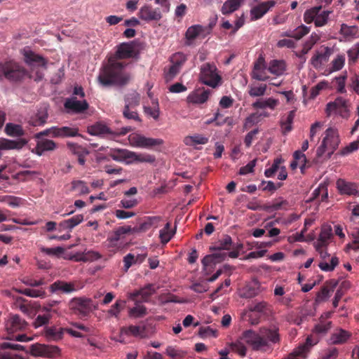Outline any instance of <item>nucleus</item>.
<instances>
[{"mask_svg": "<svg viewBox=\"0 0 359 359\" xmlns=\"http://www.w3.org/2000/svg\"><path fill=\"white\" fill-rule=\"evenodd\" d=\"M139 46L140 43L137 41L119 44L115 54L109 57L108 62L103 65L100 70L97 76L100 84L103 87L127 84L130 76L123 72L126 64L118 60L136 57L140 53Z\"/></svg>", "mask_w": 359, "mask_h": 359, "instance_id": "1", "label": "nucleus"}, {"mask_svg": "<svg viewBox=\"0 0 359 359\" xmlns=\"http://www.w3.org/2000/svg\"><path fill=\"white\" fill-rule=\"evenodd\" d=\"M280 341L278 327H262L258 332L251 329L243 332L235 341L230 344V348L241 357H244L247 354L246 346L254 351L265 352L271 348V344Z\"/></svg>", "mask_w": 359, "mask_h": 359, "instance_id": "2", "label": "nucleus"}, {"mask_svg": "<svg viewBox=\"0 0 359 359\" xmlns=\"http://www.w3.org/2000/svg\"><path fill=\"white\" fill-rule=\"evenodd\" d=\"M41 252L56 258L72 260L74 262H89L100 257L98 253L88 251V252L70 253L68 248H41Z\"/></svg>", "mask_w": 359, "mask_h": 359, "instance_id": "3", "label": "nucleus"}, {"mask_svg": "<svg viewBox=\"0 0 359 359\" xmlns=\"http://www.w3.org/2000/svg\"><path fill=\"white\" fill-rule=\"evenodd\" d=\"M27 75V70L14 61L0 62V81L4 79L10 81H20Z\"/></svg>", "mask_w": 359, "mask_h": 359, "instance_id": "4", "label": "nucleus"}, {"mask_svg": "<svg viewBox=\"0 0 359 359\" xmlns=\"http://www.w3.org/2000/svg\"><path fill=\"white\" fill-rule=\"evenodd\" d=\"M339 137L336 129L330 128L325 131V136L323 137L320 146L317 149L316 156L322 157L327 153V158H330L339 144Z\"/></svg>", "mask_w": 359, "mask_h": 359, "instance_id": "5", "label": "nucleus"}, {"mask_svg": "<svg viewBox=\"0 0 359 359\" xmlns=\"http://www.w3.org/2000/svg\"><path fill=\"white\" fill-rule=\"evenodd\" d=\"M332 322L324 320V316H321L319 322L313 327L311 334L307 337L306 344L304 346L309 349L312 346L316 344L320 337L325 335L331 329Z\"/></svg>", "mask_w": 359, "mask_h": 359, "instance_id": "6", "label": "nucleus"}, {"mask_svg": "<svg viewBox=\"0 0 359 359\" xmlns=\"http://www.w3.org/2000/svg\"><path fill=\"white\" fill-rule=\"evenodd\" d=\"M200 79L204 84L216 88L220 83L222 78L217 73V67L215 65L205 63L201 66Z\"/></svg>", "mask_w": 359, "mask_h": 359, "instance_id": "7", "label": "nucleus"}, {"mask_svg": "<svg viewBox=\"0 0 359 359\" xmlns=\"http://www.w3.org/2000/svg\"><path fill=\"white\" fill-rule=\"evenodd\" d=\"M218 250L217 252L206 255L202 259V264L204 267L207 266H212L216 265L218 263L224 261L227 257L231 258H236L239 256V251L238 250L239 248H235L236 250L230 252L229 253L224 252V250H229V248H216Z\"/></svg>", "mask_w": 359, "mask_h": 359, "instance_id": "8", "label": "nucleus"}, {"mask_svg": "<svg viewBox=\"0 0 359 359\" xmlns=\"http://www.w3.org/2000/svg\"><path fill=\"white\" fill-rule=\"evenodd\" d=\"M128 140L133 147L147 149L159 146L163 143L161 139L147 137L138 133L130 134L128 137Z\"/></svg>", "mask_w": 359, "mask_h": 359, "instance_id": "9", "label": "nucleus"}, {"mask_svg": "<svg viewBox=\"0 0 359 359\" xmlns=\"http://www.w3.org/2000/svg\"><path fill=\"white\" fill-rule=\"evenodd\" d=\"M93 301L90 299L82 297H74L69 303V307L75 313L88 315L92 311Z\"/></svg>", "mask_w": 359, "mask_h": 359, "instance_id": "10", "label": "nucleus"}, {"mask_svg": "<svg viewBox=\"0 0 359 359\" xmlns=\"http://www.w3.org/2000/svg\"><path fill=\"white\" fill-rule=\"evenodd\" d=\"M320 254L321 261L318 264L319 268L324 271H332L339 264V259L336 256H331L327 252V248H316Z\"/></svg>", "mask_w": 359, "mask_h": 359, "instance_id": "11", "label": "nucleus"}, {"mask_svg": "<svg viewBox=\"0 0 359 359\" xmlns=\"http://www.w3.org/2000/svg\"><path fill=\"white\" fill-rule=\"evenodd\" d=\"M326 114L330 116L332 114L340 115L343 118L348 117V110L347 108L346 101L339 97L334 102L327 103L326 107Z\"/></svg>", "mask_w": 359, "mask_h": 359, "instance_id": "12", "label": "nucleus"}, {"mask_svg": "<svg viewBox=\"0 0 359 359\" xmlns=\"http://www.w3.org/2000/svg\"><path fill=\"white\" fill-rule=\"evenodd\" d=\"M140 19L145 22L158 21L162 18V13L158 8H154L151 5L142 6L137 14Z\"/></svg>", "mask_w": 359, "mask_h": 359, "instance_id": "13", "label": "nucleus"}, {"mask_svg": "<svg viewBox=\"0 0 359 359\" xmlns=\"http://www.w3.org/2000/svg\"><path fill=\"white\" fill-rule=\"evenodd\" d=\"M82 287L79 286L76 281L66 282L64 280H57L50 285V291L51 292H61L65 294H70L74 292Z\"/></svg>", "mask_w": 359, "mask_h": 359, "instance_id": "14", "label": "nucleus"}, {"mask_svg": "<svg viewBox=\"0 0 359 359\" xmlns=\"http://www.w3.org/2000/svg\"><path fill=\"white\" fill-rule=\"evenodd\" d=\"M79 130L67 126H53L49 128V137L53 138H65L79 136Z\"/></svg>", "mask_w": 359, "mask_h": 359, "instance_id": "15", "label": "nucleus"}, {"mask_svg": "<svg viewBox=\"0 0 359 359\" xmlns=\"http://www.w3.org/2000/svg\"><path fill=\"white\" fill-rule=\"evenodd\" d=\"M27 326L26 321L18 315L11 316L6 323V328L9 334L23 331L27 328Z\"/></svg>", "mask_w": 359, "mask_h": 359, "instance_id": "16", "label": "nucleus"}, {"mask_svg": "<svg viewBox=\"0 0 359 359\" xmlns=\"http://www.w3.org/2000/svg\"><path fill=\"white\" fill-rule=\"evenodd\" d=\"M64 107L69 111L79 114L88 109L89 104L86 100L79 101L76 97H73L65 100Z\"/></svg>", "mask_w": 359, "mask_h": 359, "instance_id": "17", "label": "nucleus"}, {"mask_svg": "<svg viewBox=\"0 0 359 359\" xmlns=\"http://www.w3.org/2000/svg\"><path fill=\"white\" fill-rule=\"evenodd\" d=\"M276 2L273 0L262 2L253 7L250 11L251 19L257 20L263 17L269 10L276 5Z\"/></svg>", "mask_w": 359, "mask_h": 359, "instance_id": "18", "label": "nucleus"}, {"mask_svg": "<svg viewBox=\"0 0 359 359\" xmlns=\"http://www.w3.org/2000/svg\"><path fill=\"white\" fill-rule=\"evenodd\" d=\"M156 290L154 287V285L151 284H148L145 287L130 292L129 294V298L135 302H138L137 298L139 297H141V302H148L150 297L155 293Z\"/></svg>", "mask_w": 359, "mask_h": 359, "instance_id": "19", "label": "nucleus"}, {"mask_svg": "<svg viewBox=\"0 0 359 359\" xmlns=\"http://www.w3.org/2000/svg\"><path fill=\"white\" fill-rule=\"evenodd\" d=\"M338 281L334 279H331L326 281L325 285L321 287V290L317 293L316 301L318 302L326 301L330 296V293L334 291Z\"/></svg>", "mask_w": 359, "mask_h": 359, "instance_id": "20", "label": "nucleus"}, {"mask_svg": "<svg viewBox=\"0 0 359 359\" xmlns=\"http://www.w3.org/2000/svg\"><path fill=\"white\" fill-rule=\"evenodd\" d=\"M48 118V112L47 107H41L34 115L29 118L28 123L34 127L43 126L46 123Z\"/></svg>", "mask_w": 359, "mask_h": 359, "instance_id": "21", "label": "nucleus"}, {"mask_svg": "<svg viewBox=\"0 0 359 359\" xmlns=\"http://www.w3.org/2000/svg\"><path fill=\"white\" fill-rule=\"evenodd\" d=\"M23 55L25 62L28 65L39 67H45L46 65V60L42 56L36 54L29 49H24Z\"/></svg>", "mask_w": 359, "mask_h": 359, "instance_id": "22", "label": "nucleus"}, {"mask_svg": "<svg viewBox=\"0 0 359 359\" xmlns=\"http://www.w3.org/2000/svg\"><path fill=\"white\" fill-rule=\"evenodd\" d=\"M336 185L341 194L351 196L356 195L358 193V185L355 183L339 179L336 182Z\"/></svg>", "mask_w": 359, "mask_h": 359, "instance_id": "23", "label": "nucleus"}, {"mask_svg": "<svg viewBox=\"0 0 359 359\" xmlns=\"http://www.w3.org/2000/svg\"><path fill=\"white\" fill-rule=\"evenodd\" d=\"M333 229L330 224H325L321 226L318 241L321 245L326 247L334 239Z\"/></svg>", "mask_w": 359, "mask_h": 359, "instance_id": "24", "label": "nucleus"}, {"mask_svg": "<svg viewBox=\"0 0 359 359\" xmlns=\"http://www.w3.org/2000/svg\"><path fill=\"white\" fill-rule=\"evenodd\" d=\"M279 104V100L273 97L261 98L257 100L252 104V107L255 109H269L274 110Z\"/></svg>", "mask_w": 359, "mask_h": 359, "instance_id": "25", "label": "nucleus"}, {"mask_svg": "<svg viewBox=\"0 0 359 359\" xmlns=\"http://www.w3.org/2000/svg\"><path fill=\"white\" fill-rule=\"evenodd\" d=\"M27 141L25 139H20L18 140H11L5 138L0 139V151L10 150V149H20L25 144Z\"/></svg>", "mask_w": 359, "mask_h": 359, "instance_id": "26", "label": "nucleus"}, {"mask_svg": "<svg viewBox=\"0 0 359 359\" xmlns=\"http://www.w3.org/2000/svg\"><path fill=\"white\" fill-rule=\"evenodd\" d=\"M261 292L259 283L255 281L243 287L240 297L245 299H251L257 296Z\"/></svg>", "mask_w": 359, "mask_h": 359, "instance_id": "27", "label": "nucleus"}, {"mask_svg": "<svg viewBox=\"0 0 359 359\" xmlns=\"http://www.w3.org/2000/svg\"><path fill=\"white\" fill-rule=\"evenodd\" d=\"M120 334L126 336L145 337V327L140 325H130L128 327H122L120 330Z\"/></svg>", "mask_w": 359, "mask_h": 359, "instance_id": "28", "label": "nucleus"}, {"mask_svg": "<svg viewBox=\"0 0 359 359\" xmlns=\"http://www.w3.org/2000/svg\"><path fill=\"white\" fill-rule=\"evenodd\" d=\"M60 351V349L57 346H32V352L34 355H47V356H53L57 354Z\"/></svg>", "mask_w": 359, "mask_h": 359, "instance_id": "29", "label": "nucleus"}, {"mask_svg": "<svg viewBox=\"0 0 359 359\" xmlns=\"http://www.w3.org/2000/svg\"><path fill=\"white\" fill-rule=\"evenodd\" d=\"M296 109L289 111L288 114L283 115L280 121V126L282 133L285 135L290 133L292 129V123L295 116Z\"/></svg>", "mask_w": 359, "mask_h": 359, "instance_id": "30", "label": "nucleus"}, {"mask_svg": "<svg viewBox=\"0 0 359 359\" xmlns=\"http://www.w3.org/2000/svg\"><path fill=\"white\" fill-rule=\"evenodd\" d=\"M56 143L48 139H42L37 142L35 147V153L41 156L45 151H53L56 149Z\"/></svg>", "mask_w": 359, "mask_h": 359, "instance_id": "31", "label": "nucleus"}, {"mask_svg": "<svg viewBox=\"0 0 359 359\" xmlns=\"http://www.w3.org/2000/svg\"><path fill=\"white\" fill-rule=\"evenodd\" d=\"M285 69V62L282 60H273L269 62L268 67V71L277 76L283 75Z\"/></svg>", "mask_w": 359, "mask_h": 359, "instance_id": "32", "label": "nucleus"}, {"mask_svg": "<svg viewBox=\"0 0 359 359\" xmlns=\"http://www.w3.org/2000/svg\"><path fill=\"white\" fill-rule=\"evenodd\" d=\"M209 138L201 134H194L184 137V143L187 146L194 147L196 144H205L208 142Z\"/></svg>", "mask_w": 359, "mask_h": 359, "instance_id": "33", "label": "nucleus"}, {"mask_svg": "<svg viewBox=\"0 0 359 359\" xmlns=\"http://www.w3.org/2000/svg\"><path fill=\"white\" fill-rule=\"evenodd\" d=\"M340 32L346 41H352L353 39L358 37L359 29L357 26H348L346 24H342Z\"/></svg>", "mask_w": 359, "mask_h": 359, "instance_id": "34", "label": "nucleus"}, {"mask_svg": "<svg viewBox=\"0 0 359 359\" xmlns=\"http://www.w3.org/2000/svg\"><path fill=\"white\" fill-rule=\"evenodd\" d=\"M244 0H227L222 6L221 12L223 15H229L237 11Z\"/></svg>", "mask_w": 359, "mask_h": 359, "instance_id": "35", "label": "nucleus"}, {"mask_svg": "<svg viewBox=\"0 0 359 359\" xmlns=\"http://www.w3.org/2000/svg\"><path fill=\"white\" fill-rule=\"evenodd\" d=\"M209 94V90L197 91L189 95L187 100L193 104H203L208 100Z\"/></svg>", "mask_w": 359, "mask_h": 359, "instance_id": "36", "label": "nucleus"}, {"mask_svg": "<svg viewBox=\"0 0 359 359\" xmlns=\"http://www.w3.org/2000/svg\"><path fill=\"white\" fill-rule=\"evenodd\" d=\"M124 107L135 108L140 102V95L135 90L128 93L124 96Z\"/></svg>", "mask_w": 359, "mask_h": 359, "instance_id": "37", "label": "nucleus"}, {"mask_svg": "<svg viewBox=\"0 0 359 359\" xmlns=\"http://www.w3.org/2000/svg\"><path fill=\"white\" fill-rule=\"evenodd\" d=\"M83 220V215H76L68 219L64 220L59 224L62 229L71 231L74 227L79 224Z\"/></svg>", "mask_w": 359, "mask_h": 359, "instance_id": "38", "label": "nucleus"}, {"mask_svg": "<svg viewBox=\"0 0 359 359\" xmlns=\"http://www.w3.org/2000/svg\"><path fill=\"white\" fill-rule=\"evenodd\" d=\"M348 332L340 329L334 332L330 337V343L333 344H340L346 342L350 337Z\"/></svg>", "mask_w": 359, "mask_h": 359, "instance_id": "39", "label": "nucleus"}, {"mask_svg": "<svg viewBox=\"0 0 359 359\" xmlns=\"http://www.w3.org/2000/svg\"><path fill=\"white\" fill-rule=\"evenodd\" d=\"M205 34V27L200 25H195L189 27L185 34L186 39L188 41H193L197 36Z\"/></svg>", "mask_w": 359, "mask_h": 359, "instance_id": "40", "label": "nucleus"}, {"mask_svg": "<svg viewBox=\"0 0 359 359\" xmlns=\"http://www.w3.org/2000/svg\"><path fill=\"white\" fill-rule=\"evenodd\" d=\"M267 86L266 84L251 83L248 86V94L250 97H262L265 95Z\"/></svg>", "mask_w": 359, "mask_h": 359, "instance_id": "41", "label": "nucleus"}, {"mask_svg": "<svg viewBox=\"0 0 359 359\" xmlns=\"http://www.w3.org/2000/svg\"><path fill=\"white\" fill-rule=\"evenodd\" d=\"M175 233V229H171L170 223L167 222L165 226L159 231V238L163 245L168 243Z\"/></svg>", "mask_w": 359, "mask_h": 359, "instance_id": "42", "label": "nucleus"}, {"mask_svg": "<svg viewBox=\"0 0 359 359\" xmlns=\"http://www.w3.org/2000/svg\"><path fill=\"white\" fill-rule=\"evenodd\" d=\"M132 151L127 149H111L109 156L116 161H123L126 159H131Z\"/></svg>", "mask_w": 359, "mask_h": 359, "instance_id": "43", "label": "nucleus"}, {"mask_svg": "<svg viewBox=\"0 0 359 359\" xmlns=\"http://www.w3.org/2000/svg\"><path fill=\"white\" fill-rule=\"evenodd\" d=\"M289 203L287 201L279 198L276 199L271 205H263L262 210L267 212L276 211L281 209L286 210Z\"/></svg>", "mask_w": 359, "mask_h": 359, "instance_id": "44", "label": "nucleus"}, {"mask_svg": "<svg viewBox=\"0 0 359 359\" xmlns=\"http://www.w3.org/2000/svg\"><path fill=\"white\" fill-rule=\"evenodd\" d=\"M5 133L11 137H21L25 135V131L20 125L11 123L6 125Z\"/></svg>", "mask_w": 359, "mask_h": 359, "instance_id": "45", "label": "nucleus"}, {"mask_svg": "<svg viewBox=\"0 0 359 359\" xmlns=\"http://www.w3.org/2000/svg\"><path fill=\"white\" fill-rule=\"evenodd\" d=\"M88 133L92 135H100L110 133V130L106 125L96 123L88 128Z\"/></svg>", "mask_w": 359, "mask_h": 359, "instance_id": "46", "label": "nucleus"}, {"mask_svg": "<svg viewBox=\"0 0 359 359\" xmlns=\"http://www.w3.org/2000/svg\"><path fill=\"white\" fill-rule=\"evenodd\" d=\"M320 37L316 34H312L310 38L304 43L303 48L299 54H297L299 57H303V56L308 53V52L312 48L314 44H316Z\"/></svg>", "mask_w": 359, "mask_h": 359, "instance_id": "47", "label": "nucleus"}, {"mask_svg": "<svg viewBox=\"0 0 359 359\" xmlns=\"http://www.w3.org/2000/svg\"><path fill=\"white\" fill-rule=\"evenodd\" d=\"M46 337L51 341H58L62 338L63 331L60 327H50L46 329Z\"/></svg>", "mask_w": 359, "mask_h": 359, "instance_id": "48", "label": "nucleus"}, {"mask_svg": "<svg viewBox=\"0 0 359 359\" xmlns=\"http://www.w3.org/2000/svg\"><path fill=\"white\" fill-rule=\"evenodd\" d=\"M131 159L133 161L138 163H153L156 161V158L154 155L149 154H137L132 151L130 154Z\"/></svg>", "mask_w": 359, "mask_h": 359, "instance_id": "49", "label": "nucleus"}, {"mask_svg": "<svg viewBox=\"0 0 359 359\" xmlns=\"http://www.w3.org/2000/svg\"><path fill=\"white\" fill-rule=\"evenodd\" d=\"M261 116L268 117L269 116V114L267 112H263L260 114H258L257 113H253L250 114L245 118L244 123V128L245 129H248L252 127L254 125L257 124L260 121L259 118Z\"/></svg>", "mask_w": 359, "mask_h": 359, "instance_id": "50", "label": "nucleus"}, {"mask_svg": "<svg viewBox=\"0 0 359 359\" xmlns=\"http://www.w3.org/2000/svg\"><path fill=\"white\" fill-rule=\"evenodd\" d=\"M72 191H77L79 194H87L90 192V189L86 182L82 180H73L71 183Z\"/></svg>", "mask_w": 359, "mask_h": 359, "instance_id": "51", "label": "nucleus"}, {"mask_svg": "<svg viewBox=\"0 0 359 359\" xmlns=\"http://www.w3.org/2000/svg\"><path fill=\"white\" fill-rule=\"evenodd\" d=\"M307 351L308 348L306 347V346H300L297 349H294L289 355H287V357L283 359H305L306 352Z\"/></svg>", "mask_w": 359, "mask_h": 359, "instance_id": "52", "label": "nucleus"}, {"mask_svg": "<svg viewBox=\"0 0 359 359\" xmlns=\"http://www.w3.org/2000/svg\"><path fill=\"white\" fill-rule=\"evenodd\" d=\"M250 311H255L262 313H266L270 310L269 304L264 301L256 303L255 305L249 306Z\"/></svg>", "mask_w": 359, "mask_h": 359, "instance_id": "53", "label": "nucleus"}, {"mask_svg": "<svg viewBox=\"0 0 359 359\" xmlns=\"http://www.w3.org/2000/svg\"><path fill=\"white\" fill-rule=\"evenodd\" d=\"M134 108L132 107H123V116L125 118L128 120H133L137 122H141V118H140L136 110H133Z\"/></svg>", "mask_w": 359, "mask_h": 359, "instance_id": "54", "label": "nucleus"}, {"mask_svg": "<svg viewBox=\"0 0 359 359\" xmlns=\"http://www.w3.org/2000/svg\"><path fill=\"white\" fill-rule=\"evenodd\" d=\"M330 13L328 11H321L317 12V15L315 20V25L316 27H322L325 25L328 20L329 14Z\"/></svg>", "mask_w": 359, "mask_h": 359, "instance_id": "55", "label": "nucleus"}, {"mask_svg": "<svg viewBox=\"0 0 359 359\" xmlns=\"http://www.w3.org/2000/svg\"><path fill=\"white\" fill-rule=\"evenodd\" d=\"M293 158L299 163L301 170L310 166L309 162L307 161L305 154L301 151H296L293 154Z\"/></svg>", "mask_w": 359, "mask_h": 359, "instance_id": "56", "label": "nucleus"}, {"mask_svg": "<svg viewBox=\"0 0 359 359\" xmlns=\"http://www.w3.org/2000/svg\"><path fill=\"white\" fill-rule=\"evenodd\" d=\"M321 6L314 7L311 9L306 11L304 15V20L306 23L309 24L312 22H315L316 17L318 11H320Z\"/></svg>", "mask_w": 359, "mask_h": 359, "instance_id": "57", "label": "nucleus"}, {"mask_svg": "<svg viewBox=\"0 0 359 359\" xmlns=\"http://www.w3.org/2000/svg\"><path fill=\"white\" fill-rule=\"evenodd\" d=\"M67 147L70 149V151L75 155L81 156V155H88L89 151L85 147H83L77 144L74 143H67Z\"/></svg>", "mask_w": 359, "mask_h": 359, "instance_id": "58", "label": "nucleus"}, {"mask_svg": "<svg viewBox=\"0 0 359 359\" xmlns=\"http://www.w3.org/2000/svg\"><path fill=\"white\" fill-rule=\"evenodd\" d=\"M345 63V57L342 55H339L331 62L330 72L339 71L342 69Z\"/></svg>", "mask_w": 359, "mask_h": 359, "instance_id": "59", "label": "nucleus"}, {"mask_svg": "<svg viewBox=\"0 0 359 359\" xmlns=\"http://www.w3.org/2000/svg\"><path fill=\"white\" fill-rule=\"evenodd\" d=\"M136 306L132 308L129 311V315L135 318H140L146 315L147 309L144 306L138 305L137 302H135Z\"/></svg>", "mask_w": 359, "mask_h": 359, "instance_id": "60", "label": "nucleus"}, {"mask_svg": "<svg viewBox=\"0 0 359 359\" xmlns=\"http://www.w3.org/2000/svg\"><path fill=\"white\" fill-rule=\"evenodd\" d=\"M134 233H135V227L130 226H120L115 231V239L118 240L122 236Z\"/></svg>", "mask_w": 359, "mask_h": 359, "instance_id": "61", "label": "nucleus"}, {"mask_svg": "<svg viewBox=\"0 0 359 359\" xmlns=\"http://www.w3.org/2000/svg\"><path fill=\"white\" fill-rule=\"evenodd\" d=\"M282 159L280 158H277L273 161V163L271 168L266 169L264 172V175L266 177H271L273 176L276 172L279 169L280 165L282 163Z\"/></svg>", "mask_w": 359, "mask_h": 359, "instance_id": "62", "label": "nucleus"}, {"mask_svg": "<svg viewBox=\"0 0 359 359\" xmlns=\"http://www.w3.org/2000/svg\"><path fill=\"white\" fill-rule=\"evenodd\" d=\"M187 60V56L182 53H176L171 57V62L180 68Z\"/></svg>", "mask_w": 359, "mask_h": 359, "instance_id": "63", "label": "nucleus"}, {"mask_svg": "<svg viewBox=\"0 0 359 359\" xmlns=\"http://www.w3.org/2000/svg\"><path fill=\"white\" fill-rule=\"evenodd\" d=\"M310 32V28L302 25L293 30L294 39L296 40L301 39Z\"/></svg>", "mask_w": 359, "mask_h": 359, "instance_id": "64", "label": "nucleus"}]
</instances>
